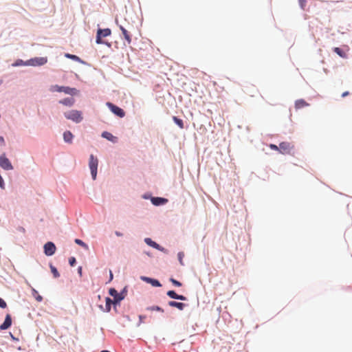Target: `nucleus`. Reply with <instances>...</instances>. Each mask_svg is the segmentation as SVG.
Listing matches in <instances>:
<instances>
[{"instance_id":"f257e3e1","label":"nucleus","mask_w":352,"mask_h":352,"mask_svg":"<svg viewBox=\"0 0 352 352\" xmlns=\"http://www.w3.org/2000/svg\"><path fill=\"white\" fill-rule=\"evenodd\" d=\"M98 160L93 154H91L89 159V168L90 169L91 178L96 180L98 173Z\"/></svg>"},{"instance_id":"f03ea898","label":"nucleus","mask_w":352,"mask_h":352,"mask_svg":"<svg viewBox=\"0 0 352 352\" xmlns=\"http://www.w3.org/2000/svg\"><path fill=\"white\" fill-rule=\"evenodd\" d=\"M64 116L67 119L72 120L75 123H80L82 122L83 118L82 113L78 110H70L64 113Z\"/></svg>"},{"instance_id":"7ed1b4c3","label":"nucleus","mask_w":352,"mask_h":352,"mask_svg":"<svg viewBox=\"0 0 352 352\" xmlns=\"http://www.w3.org/2000/svg\"><path fill=\"white\" fill-rule=\"evenodd\" d=\"M50 90L52 92H64L65 94L73 96L76 94V89L69 87L60 86L58 85L51 86Z\"/></svg>"},{"instance_id":"20e7f679","label":"nucleus","mask_w":352,"mask_h":352,"mask_svg":"<svg viewBox=\"0 0 352 352\" xmlns=\"http://www.w3.org/2000/svg\"><path fill=\"white\" fill-rule=\"evenodd\" d=\"M111 34V30L109 28H98L97 30L96 36V42L97 44L104 43V41L102 40V38L110 36Z\"/></svg>"},{"instance_id":"39448f33","label":"nucleus","mask_w":352,"mask_h":352,"mask_svg":"<svg viewBox=\"0 0 352 352\" xmlns=\"http://www.w3.org/2000/svg\"><path fill=\"white\" fill-rule=\"evenodd\" d=\"M106 105L108 107V108L109 109V110L114 114L116 115V116L119 117V118H123L125 116V111L122 109L120 108V107H118V105L111 102H107L106 103Z\"/></svg>"},{"instance_id":"423d86ee","label":"nucleus","mask_w":352,"mask_h":352,"mask_svg":"<svg viewBox=\"0 0 352 352\" xmlns=\"http://www.w3.org/2000/svg\"><path fill=\"white\" fill-rule=\"evenodd\" d=\"M109 294L113 298V299H112L113 309L116 311L117 307L120 305L121 301L124 299L118 295V292L114 287H111L109 289Z\"/></svg>"},{"instance_id":"0eeeda50","label":"nucleus","mask_w":352,"mask_h":352,"mask_svg":"<svg viewBox=\"0 0 352 352\" xmlns=\"http://www.w3.org/2000/svg\"><path fill=\"white\" fill-rule=\"evenodd\" d=\"M0 166L5 170H11L14 169L10 160L6 157L5 153L0 155Z\"/></svg>"},{"instance_id":"6e6552de","label":"nucleus","mask_w":352,"mask_h":352,"mask_svg":"<svg viewBox=\"0 0 352 352\" xmlns=\"http://www.w3.org/2000/svg\"><path fill=\"white\" fill-rule=\"evenodd\" d=\"M47 62V57H34L28 60V66H42Z\"/></svg>"},{"instance_id":"1a4fd4ad","label":"nucleus","mask_w":352,"mask_h":352,"mask_svg":"<svg viewBox=\"0 0 352 352\" xmlns=\"http://www.w3.org/2000/svg\"><path fill=\"white\" fill-rule=\"evenodd\" d=\"M56 245L52 241H47L43 246L44 254L47 256L54 255L56 252Z\"/></svg>"},{"instance_id":"9d476101","label":"nucleus","mask_w":352,"mask_h":352,"mask_svg":"<svg viewBox=\"0 0 352 352\" xmlns=\"http://www.w3.org/2000/svg\"><path fill=\"white\" fill-rule=\"evenodd\" d=\"M144 242L146 245L148 246H151L160 252H162L165 254H168V250L160 245V244L157 243L155 241H153L151 238L146 237L144 239Z\"/></svg>"},{"instance_id":"9b49d317","label":"nucleus","mask_w":352,"mask_h":352,"mask_svg":"<svg viewBox=\"0 0 352 352\" xmlns=\"http://www.w3.org/2000/svg\"><path fill=\"white\" fill-rule=\"evenodd\" d=\"M140 279L142 281L151 285L153 287H162V284L156 278H151V277H148V276H141Z\"/></svg>"},{"instance_id":"f8f14e48","label":"nucleus","mask_w":352,"mask_h":352,"mask_svg":"<svg viewBox=\"0 0 352 352\" xmlns=\"http://www.w3.org/2000/svg\"><path fill=\"white\" fill-rule=\"evenodd\" d=\"M168 202V199L161 197H151V203L155 206H160L166 204Z\"/></svg>"},{"instance_id":"ddd939ff","label":"nucleus","mask_w":352,"mask_h":352,"mask_svg":"<svg viewBox=\"0 0 352 352\" xmlns=\"http://www.w3.org/2000/svg\"><path fill=\"white\" fill-rule=\"evenodd\" d=\"M167 296L173 299L185 301L187 300V298L182 294H178L175 290H169L166 293Z\"/></svg>"},{"instance_id":"4468645a","label":"nucleus","mask_w":352,"mask_h":352,"mask_svg":"<svg viewBox=\"0 0 352 352\" xmlns=\"http://www.w3.org/2000/svg\"><path fill=\"white\" fill-rule=\"evenodd\" d=\"M12 316L10 314H6L5 317V320L2 324L0 325V329L1 330H7L8 329L11 325H12Z\"/></svg>"},{"instance_id":"2eb2a0df","label":"nucleus","mask_w":352,"mask_h":352,"mask_svg":"<svg viewBox=\"0 0 352 352\" xmlns=\"http://www.w3.org/2000/svg\"><path fill=\"white\" fill-rule=\"evenodd\" d=\"M118 26H119L120 30L122 32L124 38L126 40V41L127 42L128 44H130L131 43V34L122 25H119Z\"/></svg>"},{"instance_id":"dca6fc26","label":"nucleus","mask_w":352,"mask_h":352,"mask_svg":"<svg viewBox=\"0 0 352 352\" xmlns=\"http://www.w3.org/2000/svg\"><path fill=\"white\" fill-rule=\"evenodd\" d=\"M168 305L170 307H176L181 311L184 310V308L187 306V305L184 302H177L175 300L168 301Z\"/></svg>"},{"instance_id":"f3484780","label":"nucleus","mask_w":352,"mask_h":352,"mask_svg":"<svg viewBox=\"0 0 352 352\" xmlns=\"http://www.w3.org/2000/svg\"><path fill=\"white\" fill-rule=\"evenodd\" d=\"M101 137L113 142L115 143L117 142V138L114 135H113L111 133L108 131H103L101 133Z\"/></svg>"},{"instance_id":"a211bd4d","label":"nucleus","mask_w":352,"mask_h":352,"mask_svg":"<svg viewBox=\"0 0 352 352\" xmlns=\"http://www.w3.org/2000/svg\"><path fill=\"white\" fill-rule=\"evenodd\" d=\"M63 140H64L65 142H66L67 144L72 143L74 136L70 131H65L63 133Z\"/></svg>"},{"instance_id":"6ab92c4d","label":"nucleus","mask_w":352,"mask_h":352,"mask_svg":"<svg viewBox=\"0 0 352 352\" xmlns=\"http://www.w3.org/2000/svg\"><path fill=\"white\" fill-rule=\"evenodd\" d=\"M65 57H66L67 58L71 59L72 60L82 63V64L85 63V61H83L79 56H78L77 55H75V54L65 53Z\"/></svg>"},{"instance_id":"aec40b11","label":"nucleus","mask_w":352,"mask_h":352,"mask_svg":"<svg viewBox=\"0 0 352 352\" xmlns=\"http://www.w3.org/2000/svg\"><path fill=\"white\" fill-rule=\"evenodd\" d=\"M59 102L63 105H65L67 107H72L74 104V100L72 97L65 98L60 100Z\"/></svg>"},{"instance_id":"412c9836","label":"nucleus","mask_w":352,"mask_h":352,"mask_svg":"<svg viewBox=\"0 0 352 352\" xmlns=\"http://www.w3.org/2000/svg\"><path fill=\"white\" fill-rule=\"evenodd\" d=\"M112 306H113V300L110 297H106L105 298V312H110Z\"/></svg>"},{"instance_id":"4be33fe9","label":"nucleus","mask_w":352,"mask_h":352,"mask_svg":"<svg viewBox=\"0 0 352 352\" xmlns=\"http://www.w3.org/2000/svg\"><path fill=\"white\" fill-rule=\"evenodd\" d=\"M333 52H335L336 54H338L341 58H346V54L340 47H333Z\"/></svg>"},{"instance_id":"5701e85b","label":"nucleus","mask_w":352,"mask_h":352,"mask_svg":"<svg viewBox=\"0 0 352 352\" xmlns=\"http://www.w3.org/2000/svg\"><path fill=\"white\" fill-rule=\"evenodd\" d=\"M308 105L309 104L303 99L297 100L295 102V107L296 109H300Z\"/></svg>"},{"instance_id":"b1692460","label":"nucleus","mask_w":352,"mask_h":352,"mask_svg":"<svg viewBox=\"0 0 352 352\" xmlns=\"http://www.w3.org/2000/svg\"><path fill=\"white\" fill-rule=\"evenodd\" d=\"M279 148L280 150L285 152H289L291 148L290 144L286 142H283L279 144Z\"/></svg>"},{"instance_id":"393cba45","label":"nucleus","mask_w":352,"mask_h":352,"mask_svg":"<svg viewBox=\"0 0 352 352\" xmlns=\"http://www.w3.org/2000/svg\"><path fill=\"white\" fill-rule=\"evenodd\" d=\"M13 67L28 66V60H23L22 59H17L12 63Z\"/></svg>"},{"instance_id":"a878e982","label":"nucleus","mask_w":352,"mask_h":352,"mask_svg":"<svg viewBox=\"0 0 352 352\" xmlns=\"http://www.w3.org/2000/svg\"><path fill=\"white\" fill-rule=\"evenodd\" d=\"M173 120L174 123L175 124H177L180 129H184V122L179 117H177V116H173Z\"/></svg>"},{"instance_id":"bb28decb","label":"nucleus","mask_w":352,"mask_h":352,"mask_svg":"<svg viewBox=\"0 0 352 352\" xmlns=\"http://www.w3.org/2000/svg\"><path fill=\"white\" fill-rule=\"evenodd\" d=\"M50 268L54 278H57L60 276V273L55 266H54L52 264H50Z\"/></svg>"},{"instance_id":"cd10ccee","label":"nucleus","mask_w":352,"mask_h":352,"mask_svg":"<svg viewBox=\"0 0 352 352\" xmlns=\"http://www.w3.org/2000/svg\"><path fill=\"white\" fill-rule=\"evenodd\" d=\"M146 310H148V311H159V312H164V309L158 306V305H153V306H150V307H146Z\"/></svg>"},{"instance_id":"c85d7f7f","label":"nucleus","mask_w":352,"mask_h":352,"mask_svg":"<svg viewBox=\"0 0 352 352\" xmlns=\"http://www.w3.org/2000/svg\"><path fill=\"white\" fill-rule=\"evenodd\" d=\"M74 242H75L77 245H78L81 246L82 248H84V249H85V250H88V249H89V246H88V245H87V243H85L84 241H82L81 239H76L74 240Z\"/></svg>"},{"instance_id":"c756f323","label":"nucleus","mask_w":352,"mask_h":352,"mask_svg":"<svg viewBox=\"0 0 352 352\" xmlns=\"http://www.w3.org/2000/svg\"><path fill=\"white\" fill-rule=\"evenodd\" d=\"M32 294L38 302H41L43 300V297L40 294H38V292L36 289H32Z\"/></svg>"},{"instance_id":"7c9ffc66","label":"nucleus","mask_w":352,"mask_h":352,"mask_svg":"<svg viewBox=\"0 0 352 352\" xmlns=\"http://www.w3.org/2000/svg\"><path fill=\"white\" fill-rule=\"evenodd\" d=\"M127 292H128V287L127 286H125L121 291L120 292H118V295L120 296V297H122V299H124L126 296L127 295Z\"/></svg>"},{"instance_id":"2f4dec72","label":"nucleus","mask_w":352,"mask_h":352,"mask_svg":"<svg viewBox=\"0 0 352 352\" xmlns=\"http://www.w3.org/2000/svg\"><path fill=\"white\" fill-rule=\"evenodd\" d=\"M170 282L172 283V284H173L174 286H175V287H181V286L182 285V283L180 281H179V280H176V279H175V278H170Z\"/></svg>"},{"instance_id":"473e14b6","label":"nucleus","mask_w":352,"mask_h":352,"mask_svg":"<svg viewBox=\"0 0 352 352\" xmlns=\"http://www.w3.org/2000/svg\"><path fill=\"white\" fill-rule=\"evenodd\" d=\"M184 257V253L183 252H179L178 254H177V258H178V261L179 262V263L182 265H184V263H183V258Z\"/></svg>"},{"instance_id":"72a5a7b5","label":"nucleus","mask_w":352,"mask_h":352,"mask_svg":"<svg viewBox=\"0 0 352 352\" xmlns=\"http://www.w3.org/2000/svg\"><path fill=\"white\" fill-rule=\"evenodd\" d=\"M76 259L75 257L74 256H71L69 258V264L70 265V266L72 267H74L76 265Z\"/></svg>"},{"instance_id":"f704fd0d","label":"nucleus","mask_w":352,"mask_h":352,"mask_svg":"<svg viewBox=\"0 0 352 352\" xmlns=\"http://www.w3.org/2000/svg\"><path fill=\"white\" fill-rule=\"evenodd\" d=\"M6 307H7L6 302L2 298L0 297V307L2 309H4Z\"/></svg>"},{"instance_id":"c9c22d12","label":"nucleus","mask_w":352,"mask_h":352,"mask_svg":"<svg viewBox=\"0 0 352 352\" xmlns=\"http://www.w3.org/2000/svg\"><path fill=\"white\" fill-rule=\"evenodd\" d=\"M0 188L1 189H5V182H4L3 178L2 177L1 174H0Z\"/></svg>"},{"instance_id":"e433bc0d","label":"nucleus","mask_w":352,"mask_h":352,"mask_svg":"<svg viewBox=\"0 0 352 352\" xmlns=\"http://www.w3.org/2000/svg\"><path fill=\"white\" fill-rule=\"evenodd\" d=\"M300 8L304 10L306 5V0H298Z\"/></svg>"},{"instance_id":"4c0bfd02","label":"nucleus","mask_w":352,"mask_h":352,"mask_svg":"<svg viewBox=\"0 0 352 352\" xmlns=\"http://www.w3.org/2000/svg\"><path fill=\"white\" fill-rule=\"evenodd\" d=\"M151 197H154L150 194L145 193L142 195V198L144 199H150L151 201Z\"/></svg>"},{"instance_id":"58836bf2","label":"nucleus","mask_w":352,"mask_h":352,"mask_svg":"<svg viewBox=\"0 0 352 352\" xmlns=\"http://www.w3.org/2000/svg\"><path fill=\"white\" fill-rule=\"evenodd\" d=\"M146 318V316L144 315H140L139 316L140 323L144 322Z\"/></svg>"},{"instance_id":"ea45409f","label":"nucleus","mask_w":352,"mask_h":352,"mask_svg":"<svg viewBox=\"0 0 352 352\" xmlns=\"http://www.w3.org/2000/svg\"><path fill=\"white\" fill-rule=\"evenodd\" d=\"M77 272L79 274L80 276H82V267L81 266H79L77 269Z\"/></svg>"},{"instance_id":"a19ab883","label":"nucleus","mask_w":352,"mask_h":352,"mask_svg":"<svg viewBox=\"0 0 352 352\" xmlns=\"http://www.w3.org/2000/svg\"><path fill=\"white\" fill-rule=\"evenodd\" d=\"M113 278V274L111 270H109V282H111Z\"/></svg>"},{"instance_id":"79ce46f5","label":"nucleus","mask_w":352,"mask_h":352,"mask_svg":"<svg viewBox=\"0 0 352 352\" xmlns=\"http://www.w3.org/2000/svg\"><path fill=\"white\" fill-rule=\"evenodd\" d=\"M5 144L4 138L2 136H0V146H3Z\"/></svg>"},{"instance_id":"37998d69","label":"nucleus","mask_w":352,"mask_h":352,"mask_svg":"<svg viewBox=\"0 0 352 352\" xmlns=\"http://www.w3.org/2000/svg\"><path fill=\"white\" fill-rule=\"evenodd\" d=\"M115 234L117 236H122L123 235V234L119 231H116L115 232Z\"/></svg>"},{"instance_id":"c03bdc74","label":"nucleus","mask_w":352,"mask_h":352,"mask_svg":"<svg viewBox=\"0 0 352 352\" xmlns=\"http://www.w3.org/2000/svg\"><path fill=\"white\" fill-rule=\"evenodd\" d=\"M270 147H271L272 149H274V150H278V147L276 145H275V144H271V145H270Z\"/></svg>"},{"instance_id":"a18cd8bd","label":"nucleus","mask_w":352,"mask_h":352,"mask_svg":"<svg viewBox=\"0 0 352 352\" xmlns=\"http://www.w3.org/2000/svg\"><path fill=\"white\" fill-rule=\"evenodd\" d=\"M348 95H349V92L346 91H344V92L342 93V97L344 98V97L347 96Z\"/></svg>"},{"instance_id":"49530a36","label":"nucleus","mask_w":352,"mask_h":352,"mask_svg":"<svg viewBox=\"0 0 352 352\" xmlns=\"http://www.w3.org/2000/svg\"><path fill=\"white\" fill-rule=\"evenodd\" d=\"M98 307L100 308V310H102V311H105V308H104L103 305H100L98 306Z\"/></svg>"},{"instance_id":"de8ad7c7","label":"nucleus","mask_w":352,"mask_h":352,"mask_svg":"<svg viewBox=\"0 0 352 352\" xmlns=\"http://www.w3.org/2000/svg\"><path fill=\"white\" fill-rule=\"evenodd\" d=\"M10 336H11L12 340H17L11 333H10Z\"/></svg>"},{"instance_id":"09e8293b","label":"nucleus","mask_w":352,"mask_h":352,"mask_svg":"<svg viewBox=\"0 0 352 352\" xmlns=\"http://www.w3.org/2000/svg\"><path fill=\"white\" fill-rule=\"evenodd\" d=\"M104 44H106L107 46L111 47V43H110L104 41Z\"/></svg>"},{"instance_id":"8fccbe9b","label":"nucleus","mask_w":352,"mask_h":352,"mask_svg":"<svg viewBox=\"0 0 352 352\" xmlns=\"http://www.w3.org/2000/svg\"><path fill=\"white\" fill-rule=\"evenodd\" d=\"M100 352H110V351H108V350H102V351H101Z\"/></svg>"},{"instance_id":"3c124183","label":"nucleus","mask_w":352,"mask_h":352,"mask_svg":"<svg viewBox=\"0 0 352 352\" xmlns=\"http://www.w3.org/2000/svg\"><path fill=\"white\" fill-rule=\"evenodd\" d=\"M1 83H2V81H1V80H0V85H1Z\"/></svg>"}]
</instances>
